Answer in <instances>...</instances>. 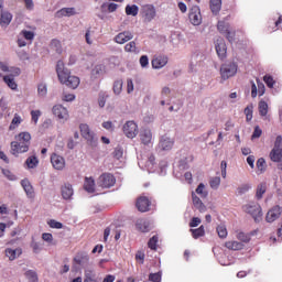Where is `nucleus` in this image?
<instances>
[{
	"label": "nucleus",
	"mask_w": 282,
	"mask_h": 282,
	"mask_svg": "<svg viewBox=\"0 0 282 282\" xmlns=\"http://www.w3.org/2000/svg\"><path fill=\"white\" fill-rule=\"evenodd\" d=\"M30 144H32V134L30 132H20L14 137V141L10 143L11 155L19 158V155L28 153L30 151Z\"/></svg>",
	"instance_id": "nucleus-1"
},
{
	"label": "nucleus",
	"mask_w": 282,
	"mask_h": 282,
	"mask_svg": "<svg viewBox=\"0 0 282 282\" xmlns=\"http://www.w3.org/2000/svg\"><path fill=\"white\" fill-rule=\"evenodd\" d=\"M56 74L59 83L66 85L69 89H77L78 85H80V78L72 75L69 69L65 68V63H63V61L57 62Z\"/></svg>",
	"instance_id": "nucleus-2"
},
{
	"label": "nucleus",
	"mask_w": 282,
	"mask_h": 282,
	"mask_svg": "<svg viewBox=\"0 0 282 282\" xmlns=\"http://www.w3.org/2000/svg\"><path fill=\"white\" fill-rule=\"evenodd\" d=\"M239 69V65L235 62H228L221 65L220 75L223 80H228V78H232V76L237 75Z\"/></svg>",
	"instance_id": "nucleus-3"
},
{
	"label": "nucleus",
	"mask_w": 282,
	"mask_h": 282,
	"mask_svg": "<svg viewBox=\"0 0 282 282\" xmlns=\"http://www.w3.org/2000/svg\"><path fill=\"white\" fill-rule=\"evenodd\" d=\"M79 131L82 133V137L87 140L88 144L90 147H98V139L96 138V133L91 131L89 126L87 123H82L79 126Z\"/></svg>",
	"instance_id": "nucleus-4"
},
{
	"label": "nucleus",
	"mask_w": 282,
	"mask_h": 282,
	"mask_svg": "<svg viewBox=\"0 0 282 282\" xmlns=\"http://www.w3.org/2000/svg\"><path fill=\"white\" fill-rule=\"evenodd\" d=\"M217 30L218 32H220V34H225L229 43H232V41H235L236 33L235 31H230V23L226 22V20L218 21Z\"/></svg>",
	"instance_id": "nucleus-5"
},
{
	"label": "nucleus",
	"mask_w": 282,
	"mask_h": 282,
	"mask_svg": "<svg viewBox=\"0 0 282 282\" xmlns=\"http://www.w3.org/2000/svg\"><path fill=\"white\" fill-rule=\"evenodd\" d=\"M98 186L100 188H111L116 186V176L111 173H102L97 180Z\"/></svg>",
	"instance_id": "nucleus-6"
},
{
	"label": "nucleus",
	"mask_w": 282,
	"mask_h": 282,
	"mask_svg": "<svg viewBox=\"0 0 282 282\" xmlns=\"http://www.w3.org/2000/svg\"><path fill=\"white\" fill-rule=\"evenodd\" d=\"M141 17L145 23H151L156 17L155 7L153 4H145L141 9Z\"/></svg>",
	"instance_id": "nucleus-7"
},
{
	"label": "nucleus",
	"mask_w": 282,
	"mask_h": 282,
	"mask_svg": "<svg viewBox=\"0 0 282 282\" xmlns=\"http://www.w3.org/2000/svg\"><path fill=\"white\" fill-rule=\"evenodd\" d=\"M254 84L251 80V98L261 97L265 94V84L261 82V79L257 78Z\"/></svg>",
	"instance_id": "nucleus-8"
},
{
	"label": "nucleus",
	"mask_w": 282,
	"mask_h": 282,
	"mask_svg": "<svg viewBox=\"0 0 282 282\" xmlns=\"http://www.w3.org/2000/svg\"><path fill=\"white\" fill-rule=\"evenodd\" d=\"M122 130L127 138H130V140H133V138L138 135V123H135V121H127L123 124Z\"/></svg>",
	"instance_id": "nucleus-9"
},
{
	"label": "nucleus",
	"mask_w": 282,
	"mask_h": 282,
	"mask_svg": "<svg viewBox=\"0 0 282 282\" xmlns=\"http://www.w3.org/2000/svg\"><path fill=\"white\" fill-rule=\"evenodd\" d=\"M20 75H21V68H14L13 75L10 74V75L3 76V82L6 83V85H8L10 89H12L13 91H17L19 85L14 80V76H20Z\"/></svg>",
	"instance_id": "nucleus-10"
},
{
	"label": "nucleus",
	"mask_w": 282,
	"mask_h": 282,
	"mask_svg": "<svg viewBox=\"0 0 282 282\" xmlns=\"http://www.w3.org/2000/svg\"><path fill=\"white\" fill-rule=\"evenodd\" d=\"M53 115L58 118V120H63V122L69 120V111L63 105H55L53 107Z\"/></svg>",
	"instance_id": "nucleus-11"
},
{
	"label": "nucleus",
	"mask_w": 282,
	"mask_h": 282,
	"mask_svg": "<svg viewBox=\"0 0 282 282\" xmlns=\"http://www.w3.org/2000/svg\"><path fill=\"white\" fill-rule=\"evenodd\" d=\"M245 213H248L253 217V219H257V217H261V205L259 203H249L243 206Z\"/></svg>",
	"instance_id": "nucleus-12"
},
{
	"label": "nucleus",
	"mask_w": 282,
	"mask_h": 282,
	"mask_svg": "<svg viewBox=\"0 0 282 282\" xmlns=\"http://www.w3.org/2000/svg\"><path fill=\"white\" fill-rule=\"evenodd\" d=\"M135 207L139 213H149L151 210V199L147 196H140L137 199Z\"/></svg>",
	"instance_id": "nucleus-13"
},
{
	"label": "nucleus",
	"mask_w": 282,
	"mask_h": 282,
	"mask_svg": "<svg viewBox=\"0 0 282 282\" xmlns=\"http://www.w3.org/2000/svg\"><path fill=\"white\" fill-rule=\"evenodd\" d=\"M188 19L192 25H202V12L199 11V7L191 8Z\"/></svg>",
	"instance_id": "nucleus-14"
},
{
	"label": "nucleus",
	"mask_w": 282,
	"mask_h": 282,
	"mask_svg": "<svg viewBox=\"0 0 282 282\" xmlns=\"http://www.w3.org/2000/svg\"><path fill=\"white\" fill-rule=\"evenodd\" d=\"M51 164L55 171H63V169H65V158L53 153L51 155Z\"/></svg>",
	"instance_id": "nucleus-15"
},
{
	"label": "nucleus",
	"mask_w": 282,
	"mask_h": 282,
	"mask_svg": "<svg viewBox=\"0 0 282 282\" xmlns=\"http://www.w3.org/2000/svg\"><path fill=\"white\" fill-rule=\"evenodd\" d=\"M281 213H282L281 206L275 205V206H273V207L267 213L265 220H267L269 224H272L273 221H276V219H279V217H281Z\"/></svg>",
	"instance_id": "nucleus-16"
},
{
	"label": "nucleus",
	"mask_w": 282,
	"mask_h": 282,
	"mask_svg": "<svg viewBox=\"0 0 282 282\" xmlns=\"http://www.w3.org/2000/svg\"><path fill=\"white\" fill-rule=\"evenodd\" d=\"M271 162L278 163V169L282 171V149L273 148L269 154Z\"/></svg>",
	"instance_id": "nucleus-17"
},
{
	"label": "nucleus",
	"mask_w": 282,
	"mask_h": 282,
	"mask_svg": "<svg viewBox=\"0 0 282 282\" xmlns=\"http://www.w3.org/2000/svg\"><path fill=\"white\" fill-rule=\"evenodd\" d=\"M21 186L26 193V197L29 199H34L36 197V193L34 192V187L32 186V183L28 178L21 181Z\"/></svg>",
	"instance_id": "nucleus-18"
},
{
	"label": "nucleus",
	"mask_w": 282,
	"mask_h": 282,
	"mask_svg": "<svg viewBox=\"0 0 282 282\" xmlns=\"http://www.w3.org/2000/svg\"><path fill=\"white\" fill-rule=\"evenodd\" d=\"M133 39V33L129 31H123L115 36V43L119 45H124V43H129Z\"/></svg>",
	"instance_id": "nucleus-19"
},
{
	"label": "nucleus",
	"mask_w": 282,
	"mask_h": 282,
	"mask_svg": "<svg viewBox=\"0 0 282 282\" xmlns=\"http://www.w3.org/2000/svg\"><path fill=\"white\" fill-rule=\"evenodd\" d=\"M6 257H8L9 261H14L15 259H19L20 256L23 254V249L21 247L12 249V248H7L4 250Z\"/></svg>",
	"instance_id": "nucleus-20"
},
{
	"label": "nucleus",
	"mask_w": 282,
	"mask_h": 282,
	"mask_svg": "<svg viewBox=\"0 0 282 282\" xmlns=\"http://www.w3.org/2000/svg\"><path fill=\"white\" fill-rule=\"evenodd\" d=\"M169 64V57L167 56H156L152 59V67L153 69H162V67H166Z\"/></svg>",
	"instance_id": "nucleus-21"
},
{
	"label": "nucleus",
	"mask_w": 282,
	"mask_h": 282,
	"mask_svg": "<svg viewBox=\"0 0 282 282\" xmlns=\"http://www.w3.org/2000/svg\"><path fill=\"white\" fill-rule=\"evenodd\" d=\"M216 52L219 58L226 57L228 48L226 47V42L224 41V39L216 40Z\"/></svg>",
	"instance_id": "nucleus-22"
},
{
	"label": "nucleus",
	"mask_w": 282,
	"mask_h": 282,
	"mask_svg": "<svg viewBox=\"0 0 282 282\" xmlns=\"http://www.w3.org/2000/svg\"><path fill=\"white\" fill-rule=\"evenodd\" d=\"M61 192L63 199H72V197L74 196V188L69 183L64 184L61 188Z\"/></svg>",
	"instance_id": "nucleus-23"
},
{
	"label": "nucleus",
	"mask_w": 282,
	"mask_h": 282,
	"mask_svg": "<svg viewBox=\"0 0 282 282\" xmlns=\"http://www.w3.org/2000/svg\"><path fill=\"white\" fill-rule=\"evenodd\" d=\"M173 140L167 137H162L159 143V148L162 149V151H171V149H173Z\"/></svg>",
	"instance_id": "nucleus-24"
},
{
	"label": "nucleus",
	"mask_w": 282,
	"mask_h": 282,
	"mask_svg": "<svg viewBox=\"0 0 282 282\" xmlns=\"http://www.w3.org/2000/svg\"><path fill=\"white\" fill-rule=\"evenodd\" d=\"M74 261L77 265H87L89 263V256L85 252L77 253Z\"/></svg>",
	"instance_id": "nucleus-25"
},
{
	"label": "nucleus",
	"mask_w": 282,
	"mask_h": 282,
	"mask_svg": "<svg viewBox=\"0 0 282 282\" xmlns=\"http://www.w3.org/2000/svg\"><path fill=\"white\" fill-rule=\"evenodd\" d=\"M84 191L87 193H95L96 191V181L93 177H86L84 182Z\"/></svg>",
	"instance_id": "nucleus-26"
},
{
	"label": "nucleus",
	"mask_w": 282,
	"mask_h": 282,
	"mask_svg": "<svg viewBox=\"0 0 282 282\" xmlns=\"http://www.w3.org/2000/svg\"><path fill=\"white\" fill-rule=\"evenodd\" d=\"M9 23H12V13L4 11L0 15V25L1 28H8Z\"/></svg>",
	"instance_id": "nucleus-27"
},
{
	"label": "nucleus",
	"mask_w": 282,
	"mask_h": 282,
	"mask_svg": "<svg viewBox=\"0 0 282 282\" xmlns=\"http://www.w3.org/2000/svg\"><path fill=\"white\" fill-rule=\"evenodd\" d=\"M76 14L75 8H63L56 12V17L61 19V17H74Z\"/></svg>",
	"instance_id": "nucleus-28"
},
{
	"label": "nucleus",
	"mask_w": 282,
	"mask_h": 282,
	"mask_svg": "<svg viewBox=\"0 0 282 282\" xmlns=\"http://www.w3.org/2000/svg\"><path fill=\"white\" fill-rule=\"evenodd\" d=\"M23 122V118L19 113H14L13 119L11 120V123L9 126V131H14L15 129H19V126Z\"/></svg>",
	"instance_id": "nucleus-29"
},
{
	"label": "nucleus",
	"mask_w": 282,
	"mask_h": 282,
	"mask_svg": "<svg viewBox=\"0 0 282 282\" xmlns=\"http://www.w3.org/2000/svg\"><path fill=\"white\" fill-rule=\"evenodd\" d=\"M192 199L195 208H197L199 213H204V210H206V205H204L199 196L195 195V193H192Z\"/></svg>",
	"instance_id": "nucleus-30"
},
{
	"label": "nucleus",
	"mask_w": 282,
	"mask_h": 282,
	"mask_svg": "<svg viewBox=\"0 0 282 282\" xmlns=\"http://www.w3.org/2000/svg\"><path fill=\"white\" fill-rule=\"evenodd\" d=\"M135 226L140 230V232H149V230H151V224H149V221H147L145 219L137 220Z\"/></svg>",
	"instance_id": "nucleus-31"
},
{
	"label": "nucleus",
	"mask_w": 282,
	"mask_h": 282,
	"mask_svg": "<svg viewBox=\"0 0 282 282\" xmlns=\"http://www.w3.org/2000/svg\"><path fill=\"white\" fill-rule=\"evenodd\" d=\"M140 140L142 144H151V140H153V134L151 133V130L141 131Z\"/></svg>",
	"instance_id": "nucleus-32"
},
{
	"label": "nucleus",
	"mask_w": 282,
	"mask_h": 282,
	"mask_svg": "<svg viewBox=\"0 0 282 282\" xmlns=\"http://www.w3.org/2000/svg\"><path fill=\"white\" fill-rule=\"evenodd\" d=\"M267 191H268V184L267 183H260L257 186V189H256V198L257 199H263V195H265Z\"/></svg>",
	"instance_id": "nucleus-33"
},
{
	"label": "nucleus",
	"mask_w": 282,
	"mask_h": 282,
	"mask_svg": "<svg viewBox=\"0 0 282 282\" xmlns=\"http://www.w3.org/2000/svg\"><path fill=\"white\" fill-rule=\"evenodd\" d=\"M268 110H269V106H268V102L265 100H260L258 102V111H259V115L262 117V118H265V116H268Z\"/></svg>",
	"instance_id": "nucleus-34"
},
{
	"label": "nucleus",
	"mask_w": 282,
	"mask_h": 282,
	"mask_svg": "<svg viewBox=\"0 0 282 282\" xmlns=\"http://www.w3.org/2000/svg\"><path fill=\"white\" fill-rule=\"evenodd\" d=\"M26 169H36L39 166V158L36 155H31L25 161Z\"/></svg>",
	"instance_id": "nucleus-35"
},
{
	"label": "nucleus",
	"mask_w": 282,
	"mask_h": 282,
	"mask_svg": "<svg viewBox=\"0 0 282 282\" xmlns=\"http://www.w3.org/2000/svg\"><path fill=\"white\" fill-rule=\"evenodd\" d=\"M225 247H227L228 250H243V243L235 240L227 241Z\"/></svg>",
	"instance_id": "nucleus-36"
},
{
	"label": "nucleus",
	"mask_w": 282,
	"mask_h": 282,
	"mask_svg": "<svg viewBox=\"0 0 282 282\" xmlns=\"http://www.w3.org/2000/svg\"><path fill=\"white\" fill-rule=\"evenodd\" d=\"M192 232L193 239H199V237H204L206 235V229H204V225L198 227L197 229H189Z\"/></svg>",
	"instance_id": "nucleus-37"
},
{
	"label": "nucleus",
	"mask_w": 282,
	"mask_h": 282,
	"mask_svg": "<svg viewBox=\"0 0 282 282\" xmlns=\"http://www.w3.org/2000/svg\"><path fill=\"white\" fill-rule=\"evenodd\" d=\"M51 50H54L56 54H63V44L59 40L54 39L51 41Z\"/></svg>",
	"instance_id": "nucleus-38"
},
{
	"label": "nucleus",
	"mask_w": 282,
	"mask_h": 282,
	"mask_svg": "<svg viewBox=\"0 0 282 282\" xmlns=\"http://www.w3.org/2000/svg\"><path fill=\"white\" fill-rule=\"evenodd\" d=\"M256 166L258 169V174L261 175L262 173H265V170L268 169V164L265 163V159L260 158L258 159Z\"/></svg>",
	"instance_id": "nucleus-39"
},
{
	"label": "nucleus",
	"mask_w": 282,
	"mask_h": 282,
	"mask_svg": "<svg viewBox=\"0 0 282 282\" xmlns=\"http://www.w3.org/2000/svg\"><path fill=\"white\" fill-rule=\"evenodd\" d=\"M138 12H140V8L138 6L132 4V6H127L126 7V14L128 17H138Z\"/></svg>",
	"instance_id": "nucleus-40"
},
{
	"label": "nucleus",
	"mask_w": 282,
	"mask_h": 282,
	"mask_svg": "<svg viewBox=\"0 0 282 282\" xmlns=\"http://www.w3.org/2000/svg\"><path fill=\"white\" fill-rule=\"evenodd\" d=\"M210 10L213 14H219L221 10V0H210Z\"/></svg>",
	"instance_id": "nucleus-41"
},
{
	"label": "nucleus",
	"mask_w": 282,
	"mask_h": 282,
	"mask_svg": "<svg viewBox=\"0 0 282 282\" xmlns=\"http://www.w3.org/2000/svg\"><path fill=\"white\" fill-rule=\"evenodd\" d=\"M24 276L29 282H39V274H36V271L34 270H28L24 273Z\"/></svg>",
	"instance_id": "nucleus-42"
},
{
	"label": "nucleus",
	"mask_w": 282,
	"mask_h": 282,
	"mask_svg": "<svg viewBox=\"0 0 282 282\" xmlns=\"http://www.w3.org/2000/svg\"><path fill=\"white\" fill-rule=\"evenodd\" d=\"M122 79H118L113 83L112 91L116 96H120V94H122Z\"/></svg>",
	"instance_id": "nucleus-43"
},
{
	"label": "nucleus",
	"mask_w": 282,
	"mask_h": 282,
	"mask_svg": "<svg viewBox=\"0 0 282 282\" xmlns=\"http://www.w3.org/2000/svg\"><path fill=\"white\" fill-rule=\"evenodd\" d=\"M254 111V106L252 104L248 105L245 108V116H246V120L247 122H250V120H252V113Z\"/></svg>",
	"instance_id": "nucleus-44"
},
{
	"label": "nucleus",
	"mask_w": 282,
	"mask_h": 282,
	"mask_svg": "<svg viewBox=\"0 0 282 282\" xmlns=\"http://www.w3.org/2000/svg\"><path fill=\"white\" fill-rule=\"evenodd\" d=\"M220 184H221V177L219 176H214L209 181L210 188H213L214 191H217Z\"/></svg>",
	"instance_id": "nucleus-45"
},
{
	"label": "nucleus",
	"mask_w": 282,
	"mask_h": 282,
	"mask_svg": "<svg viewBox=\"0 0 282 282\" xmlns=\"http://www.w3.org/2000/svg\"><path fill=\"white\" fill-rule=\"evenodd\" d=\"M263 80L269 89H274V85H276V82L274 80V77H272V75H265L263 77Z\"/></svg>",
	"instance_id": "nucleus-46"
},
{
	"label": "nucleus",
	"mask_w": 282,
	"mask_h": 282,
	"mask_svg": "<svg viewBox=\"0 0 282 282\" xmlns=\"http://www.w3.org/2000/svg\"><path fill=\"white\" fill-rule=\"evenodd\" d=\"M158 241H160V238L158 236H153L148 241V248H150V250H158Z\"/></svg>",
	"instance_id": "nucleus-47"
},
{
	"label": "nucleus",
	"mask_w": 282,
	"mask_h": 282,
	"mask_svg": "<svg viewBox=\"0 0 282 282\" xmlns=\"http://www.w3.org/2000/svg\"><path fill=\"white\" fill-rule=\"evenodd\" d=\"M84 282H98V280H96V273L91 270L86 271Z\"/></svg>",
	"instance_id": "nucleus-48"
},
{
	"label": "nucleus",
	"mask_w": 282,
	"mask_h": 282,
	"mask_svg": "<svg viewBox=\"0 0 282 282\" xmlns=\"http://www.w3.org/2000/svg\"><path fill=\"white\" fill-rule=\"evenodd\" d=\"M124 52L135 54L138 52V46L135 45V41H131L128 44H126Z\"/></svg>",
	"instance_id": "nucleus-49"
},
{
	"label": "nucleus",
	"mask_w": 282,
	"mask_h": 282,
	"mask_svg": "<svg viewBox=\"0 0 282 282\" xmlns=\"http://www.w3.org/2000/svg\"><path fill=\"white\" fill-rule=\"evenodd\" d=\"M196 193L197 195H199L203 198L208 197V192H206V186L204 185V183H200L197 188H196Z\"/></svg>",
	"instance_id": "nucleus-50"
},
{
	"label": "nucleus",
	"mask_w": 282,
	"mask_h": 282,
	"mask_svg": "<svg viewBox=\"0 0 282 282\" xmlns=\"http://www.w3.org/2000/svg\"><path fill=\"white\" fill-rule=\"evenodd\" d=\"M216 230L220 239H226L228 237V229H226V226L219 225Z\"/></svg>",
	"instance_id": "nucleus-51"
},
{
	"label": "nucleus",
	"mask_w": 282,
	"mask_h": 282,
	"mask_svg": "<svg viewBox=\"0 0 282 282\" xmlns=\"http://www.w3.org/2000/svg\"><path fill=\"white\" fill-rule=\"evenodd\" d=\"M20 36H23L25 41H34V32L32 31L22 30Z\"/></svg>",
	"instance_id": "nucleus-52"
},
{
	"label": "nucleus",
	"mask_w": 282,
	"mask_h": 282,
	"mask_svg": "<svg viewBox=\"0 0 282 282\" xmlns=\"http://www.w3.org/2000/svg\"><path fill=\"white\" fill-rule=\"evenodd\" d=\"M107 98H109V94L107 93H100L99 94V98H98V105L99 107H105V105L107 104Z\"/></svg>",
	"instance_id": "nucleus-53"
},
{
	"label": "nucleus",
	"mask_w": 282,
	"mask_h": 282,
	"mask_svg": "<svg viewBox=\"0 0 282 282\" xmlns=\"http://www.w3.org/2000/svg\"><path fill=\"white\" fill-rule=\"evenodd\" d=\"M42 112L41 110H32L31 111V120L34 124H39V119L41 118Z\"/></svg>",
	"instance_id": "nucleus-54"
},
{
	"label": "nucleus",
	"mask_w": 282,
	"mask_h": 282,
	"mask_svg": "<svg viewBox=\"0 0 282 282\" xmlns=\"http://www.w3.org/2000/svg\"><path fill=\"white\" fill-rule=\"evenodd\" d=\"M251 186L250 184H242L237 188L238 195H246L248 191H250Z\"/></svg>",
	"instance_id": "nucleus-55"
},
{
	"label": "nucleus",
	"mask_w": 282,
	"mask_h": 282,
	"mask_svg": "<svg viewBox=\"0 0 282 282\" xmlns=\"http://www.w3.org/2000/svg\"><path fill=\"white\" fill-rule=\"evenodd\" d=\"M149 281L162 282V273H160V272H158V273H150Z\"/></svg>",
	"instance_id": "nucleus-56"
},
{
	"label": "nucleus",
	"mask_w": 282,
	"mask_h": 282,
	"mask_svg": "<svg viewBox=\"0 0 282 282\" xmlns=\"http://www.w3.org/2000/svg\"><path fill=\"white\" fill-rule=\"evenodd\" d=\"M48 226H50V228H55L56 230H61V228H63V224L56 221L55 219H51L48 221Z\"/></svg>",
	"instance_id": "nucleus-57"
},
{
	"label": "nucleus",
	"mask_w": 282,
	"mask_h": 282,
	"mask_svg": "<svg viewBox=\"0 0 282 282\" xmlns=\"http://www.w3.org/2000/svg\"><path fill=\"white\" fill-rule=\"evenodd\" d=\"M237 239H239V241H242L243 243H248L250 241V236L245 232H239L237 235Z\"/></svg>",
	"instance_id": "nucleus-58"
},
{
	"label": "nucleus",
	"mask_w": 282,
	"mask_h": 282,
	"mask_svg": "<svg viewBox=\"0 0 282 282\" xmlns=\"http://www.w3.org/2000/svg\"><path fill=\"white\" fill-rule=\"evenodd\" d=\"M122 155H124V152L120 148H116L115 151L112 152V156L115 158V160L122 159Z\"/></svg>",
	"instance_id": "nucleus-59"
},
{
	"label": "nucleus",
	"mask_w": 282,
	"mask_h": 282,
	"mask_svg": "<svg viewBox=\"0 0 282 282\" xmlns=\"http://www.w3.org/2000/svg\"><path fill=\"white\" fill-rule=\"evenodd\" d=\"M43 241H46V243H52L54 241V236L50 232L42 234Z\"/></svg>",
	"instance_id": "nucleus-60"
},
{
	"label": "nucleus",
	"mask_w": 282,
	"mask_h": 282,
	"mask_svg": "<svg viewBox=\"0 0 282 282\" xmlns=\"http://www.w3.org/2000/svg\"><path fill=\"white\" fill-rule=\"evenodd\" d=\"M202 224V219L199 217H193L189 221V228H197Z\"/></svg>",
	"instance_id": "nucleus-61"
},
{
	"label": "nucleus",
	"mask_w": 282,
	"mask_h": 282,
	"mask_svg": "<svg viewBox=\"0 0 282 282\" xmlns=\"http://www.w3.org/2000/svg\"><path fill=\"white\" fill-rule=\"evenodd\" d=\"M141 67H149V56L142 55L139 59Z\"/></svg>",
	"instance_id": "nucleus-62"
},
{
	"label": "nucleus",
	"mask_w": 282,
	"mask_h": 282,
	"mask_svg": "<svg viewBox=\"0 0 282 282\" xmlns=\"http://www.w3.org/2000/svg\"><path fill=\"white\" fill-rule=\"evenodd\" d=\"M31 248H32L34 254H39L41 252V245H39V242H36V241L31 242Z\"/></svg>",
	"instance_id": "nucleus-63"
},
{
	"label": "nucleus",
	"mask_w": 282,
	"mask_h": 282,
	"mask_svg": "<svg viewBox=\"0 0 282 282\" xmlns=\"http://www.w3.org/2000/svg\"><path fill=\"white\" fill-rule=\"evenodd\" d=\"M135 261H139V263H144V252L143 251H138L135 253Z\"/></svg>",
	"instance_id": "nucleus-64"
}]
</instances>
